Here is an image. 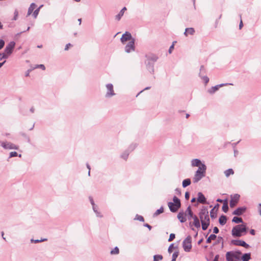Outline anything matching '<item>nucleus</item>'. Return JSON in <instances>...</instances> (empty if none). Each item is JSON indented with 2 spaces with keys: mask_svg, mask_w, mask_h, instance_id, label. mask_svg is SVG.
Here are the masks:
<instances>
[{
  "mask_svg": "<svg viewBox=\"0 0 261 261\" xmlns=\"http://www.w3.org/2000/svg\"><path fill=\"white\" fill-rule=\"evenodd\" d=\"M206 167L205 164H201L196 171L193 177V182L196 183L205 175Z\"/></svg>",
  "mask_w": 261,
  "mask_h": 261,
  "instance_id": "obj_1",
  "label": "nucleus"
},
{
  "mask_svg": "<svg viewBox=\"0 0 261 261\" xmlns=\"http://www.w3.org/2000/svg\"><path fill=\"white\" fill-rule=\"evenodd\" d=\"M146 57L147 58L146 61L147 69L150 72L153 73L154 72V64L158 59V57L155 55H149Z\"/></svg>",
  "mask_w": 261,
  "mask_h": 261,
  "instance_id": "obj_2",
  "label": "nucleus"
},
{
  "mask_svg": "<svg viewBox=\"0 0 261 261\" xmlns=\"http://www.w3.org/2000/svg\"><path fill=\"white\" fill-rule=\"evenodd\" d=\"M247 228L244 224H240L233 227L231 230L232 235L236 237H240L242 236V233L246 232Z\"/></svg>",
  "mask_w": 261,
  "mask_h": 261,
  "instance_id": "obj_3",
  "label": "nucleus"
},
{
  "mask_svg": "<svg viewBox=\"0 0 261 261\" xmlns=\"http://www.w3.org/2000/svg\"><path fill=\"white\" fill-rule=\"evenodd\" d=\"M199 216L201 222H210L208 212L206 208L204 207L201 210L199 214Z\"/></svg>",
  "mask_w": 261,
  "mask_h": 261,
  "instance_id": "obj_4",
  "label": "nucleus"
},
{
  "mask_svg": "<svg viewBox=\"0 0 261 261\" xmlns=\"http://www.w3.org/2000/svg\"><path fill=\"white\" fill-rule=\"evenodd\" d=\"M0 145L1 146L5 149H15L18 150L19 149V146L16 145L11 142H7V141H2L0 140Z\"/></svg>",
  "mask_w": 261,
  "mask_h": 261,
  "instance_id": "obj_5",
  "label": "nucleus"
},
{
  "mask_svg": "<svg viewBox=\"0 0 261 261\" xmlns=\"http://www.w3.org/2000/svg\"><path fill=\"white\" fill-rule=\"evenodd\" d=\"M182 247L186 252H190L192 248L191 237L188 236L182 242Z\"/></svg>",
  "mask_w": 261,
  "mask_h": 261,
  "instance_id": "obj_6",
  "label": "nucleus"
},
{
  "mask_svg": "<svg viewBox=\"0 0 261 261\" xmlns=\"http://www.w3.org/2000/svg\"><path fill=\"white\" fill-rule=\"evenodd\" d=\"M107 89V92L105 95L106 98L111 97L115 95L113 85L112 84H108L106 86Z\"/></svg>",
  "mask_w": 261,
  "mask_h": 261,
  "instance_id": "obj_7",
  "label": "nucleus"
},
{
  "mask_svg": "<svg viewBox=\"0 0 261 261\" xmlns=\"http://www.w3.org/2000/svg\"><path fill=\"white\" fill-rule=\"evenodd\" d=\"M135 39H133L130 41L125 47V51L127 53H129L135 50Z\"/></svg>",
  "mask_w": 261,
  "mask_h": 261,
  "instance_id": "obj_8",
  "label": "nucleus"
},
{
  "mask_svg": "<svg viewBox=\"0 0 261 261\" xmlns=\"http://www.w3.org/2000/svg\"><path fill=\"white\" fill-rule=\"evenodd\" d=\"M240 195L239 194H234L231 196V200L230 201V206L232 208L234 207L239 201Z\"/></svg>",
  "mask_w": 261,
  "mask_h": 261,
  "instance_id": "obj_9",
  "label": "nucleus"
},
{
  "mask_svg": "<svg viewBox=\"0 0 261 261\" xmlns=\"http://www.w3.org/2000/svg\"><path fill=\"white\" fill-rule=\"evenodd\" d=\"M133 39L131 34L128 32H126L122 35L120 40L121 42L123 44H124L126 41H131Z\"/></svg>",
  "mask_w": 261,
  "mask_h": 261,
  "instance_id": "obj_10",
  "label": "nucleus"
},
{
  "mask_svg": "<svg viewBox=\"0 0 261 261\" xmlns=\"http://www.w3.org/2000/svg\"><path fill=\"white\" fill-rule=\"evenodd\" d=\"M15 43L14 41L10 42L5 47L4 51L7 53V54H11L14 48Z\"/></svg>",
  "mask_w": 261,
  "mask_h": 261,
  "instance_id": "obj_11",
  "label": "nucleus"
},
{
  "mask_svg": "<svg viewBox=\"0 0 261 261\" xmlns=\"http://www.w3.org/2000/svg\"><path fill=\"white\" fill-rule=\"evenodd\" d=\"M231 243L234 245L243 246L246 248H248L249 247V245L245 241L241 240H232Z\"/></svg>",
  "mask_w": 261,
  "mask_h": 261,
  "instance_id": "obj_12",
  "label": "nucleus"
},
{
  "mask_svg": "<svg viewBox=\"0 0 261 261\" xmlns=\"http://www.w3.org/2000/svg\"><path fill=\"white\" fill-rule=\"evenodd\" d=\"M246 211V207L243 206L237 208L236 210H234L232 214L237 216H240L244 214Z\"/></svg>",
  "mask_w": 261,
  "mask_h": 261,
  "instance_id": "obj_13",
  "label": "nucleus"
},
{
  "mask_svg": "<svg viewBox=\"0 0 261 261\" xmlns=\"http://www.w3.org/2000/svg\"><path fill=\"white\" fill-rule=\"evenodd\" d=\"M228 84H222L212 87L211 88L208 90V92L210 94H213L216 92L219 88L223 87L224 85H227Z\"/></svg>",
  "mask_w": 261,
  "mask_h": 261,
  "instance_id": "obj_14",
  "label": "nucleus"
},
{
  "mask_svg": "<svg viewBox=\"0 0 261 261\" xmlns=\"http://www.w3.org/2000/svg\"><path fill=\"white\" fill-rule=\"evenodd\" d=\"M168 205L170 211L173 213L177 212L178 208H180V206H175V204L172 202H169L168 203Z\"/></svg>",
  "mask_w": 261,
  "mask_h": 261,
  "instance_id": "obj_15",
  "label": "nucleus"
},
{
  "mask_svg": "<svg viewBox=\"0 0 261 261\" xmlns=\"http://www.w3.org/2000/svg\"><path fill=\"white\" fill-rule=\"evenodd\" d=\"M197 201L198 202L202 204H204L206 203V199L204 195L201 192H199L198 193Z\"/></svg>",
  "mask_w": 261,
  "mask_h": 261,
  "instance_id": "obj_16",
  "label": "nucleus"
},
{
  "mask_svg": "<svg viewBox=\"0 0 261 261\" xmlns=\"http://www.w3.org/2000/svg\"><path fill=\"white\" fill-rule=\"evenodd\" d=\"M203 164L201 162V161L198 159H193L191 161V165L193 167H199L200 165Z\"/></svg>",
  "mask_w": 261,
  "mask_h": 261,
  "instance_id": "obj_17",
  "label": "nucleus"
},
{
  "mask_svg": "<svg viewBox=\"0 0 261 261\" xmlns=\"http://www.w3.org/2000/svg\"><path fill=\"white\" fill-rule=\"evenodd\" d=\"M186 215H187L188 218L189 220L193 218L194 216H193V212L191 211L190 206H188L186 211Z\"/></svg>",
  "mask_w": 261,
  "mask_h": 261,
  "instance_id": "obj_18",
  "label": "nucleus"
},
{
  "mask_svg": "<svg viewBox=\"0 0 261 261\" xmlns=\"http://www.w3.org/2000/svg\"><path fill=\"white\" fill-rule=\"evenodd\" d=\"M229 252H230L231 256L235 258L237 260L239 259L240 256L241 254V252L240 251H236V252H232L229 251Z\"/></svg>",
  "mask_w": 261,
  "mask_h": 261,
  "instance_id": "obj_19",
  "label": "nucleus"
},
{
  "mask_svg": "<svg viewBox=\"0 0 261 261\" xmlns=\"http://www.w3.org/2000/svg\"><path fill=\"white\" fill-rule=\"evenodd\" d=\"M177 218L181 223H184L186 221V218L184 216V213L183 212H179L178 214Z\"/></svg>",
  "mask_w": 261,
  "mask_h": 261,
  "instance_id": "obj_20",
  "label": "nucleus"
},
{
  "mask_svg": "<svg viewBox=\"0 0 261 261\" xmlns=\"http://www.w3.org/2000/svg\"><path fill=\"white\" fill-rule=\"evenodd\" d=\"M193 219H194V225L197 228H199L200 227V223L198 217L196 216H194Z\"/></svg>",
  "mask_w": 261,
  "mask_h": 261,
  "instance_id": "obj_21",
  "label": "nucleus"
},
{
  "mask_svg": "<svg viewBox=\"0 0 261 261\" xmlns=\"http://www.w3.org/2000/svg\"><path fill=\"white\" fill-rule=\"evenodd\" d=\"M194 32H195V30L193 28H189L186 29L184 34H185V35L187 36L188 34L193 35Z\"/></svg>",
  "mask_w": 261,
  "mask_h": 261,
  "instance_id": "obj_22",
  "label": "nucleus"
},
{
  "mask_svg": "<svg viewBox=\"0 0 261 261\" xmlns=\"http://www.w3.org/2000/svg\"><path fill=\"white\" fill-rule=\"evenodd\" d=\"M36 5L34 3H32L28 9L27 16L30 15L34 10L35 9Z\"/></svg>",
  "mask_w": 261,
  "mask_h": 261,
  "instance_id": "obj_23",
  "label": "nucleus"
},
{
  "mask_svg": "<svg viewBox=\"0 0 261 261\" xmlns=\"http://www.w3.org/2000/svg\"><path fill=\"white\" fill-rule=\"evenodd\" d=\"M222 210L224 213H227L228 210V202L227 199L224 200Z\"/></svg>",
  "mask_w": 261,
  "mask_h": 261,
  "instance_id": "obj_24",
  "label": "nucleus"
},
{
  "mask_svg": "<svg viewBox=\"0 0 261 261\" xmlns=\"http://www.w3.org/2000/svg\"><path fill=\"white\" fill-rule=\"evenodd\" d=\"M226 221L227 217L225 216L222 215L219 218V222L221 225H224L226 223Z\"/></svg>",
  "mask_w": 261,
  "mask_h": 261,
  "instance_id": "obj_25",
  "label": "nucleus"
},
{
  "mask_svg": "<svg viewBox=\"0 0 261 261\" xmlns=\"http://www.w3.org/2000/svg\"><path fill=\"white\" fill-rule=\"evenodd\" d=\"M250 258L251 254L250 253H245L242 257V259L243 261H249Z\"/></svg>",
  "mask_w": 261,
  "mask_h": 261,
  "instance_id": "obj_26",
  "label": "nucleus"
},
{
  "mask_svg": "<svg viewBox=\"0 0 261 261\" xmlns=\"http://www.w3.org/2000/svg\"><path fill=\"white\" fill-rule=\"evenodd\" d=\"M226 258L227 261H237L235 258L231 256L230 252H227L226 254Z\"/></svg>",
  "mask_w": 261,
  "mask_h": 261,
  "instance_id": "obj_27",
  "label": "nucleus"
},
{
  "mask_svg": "<svg viewBox=\"0 0 261 261\" xmlns=\"http://www.w3.org/2000/svg\"><path fill=\"white\" fill-rule=\"evenodd\" d=\"M191 184V180L190 178L184 179L182 181V185L184 188H186Z\"/></svg>",
  "mask_w": 261,
  "mask_h": 261,
  "instance_id": "obj_28",
  "label": "nucleus"
},
{
  "mask_svg": "<svg viewBox=\"0 0 261 261\" xmlns=\"http://www.w3.org/2000/svg\"><path fill=\"white\" fill-rule=\"evenodd\" d=\"M173 201L174 204H175V206H181L180 201V200L176 196H174L173 198Z\"/></svg>",
  "mask_w": 261,
  "mask_h": 261,
  "instance_id": "obj_29",
  "label": "nucleus"
},
{
  "mask_svg": "<svg viewBox=\"0 0 261 261\" xmlns=\"http://www.w3.org/2000/svg\"><path fill=\"white\" fill-rule=\"evenodd\" d=\"M224 174L228 177L229 175L233 174L234 172L232 169H228L224 171Z\"/></svg>",
  "mask_w": 261,
  "mask_h": 261,
  "instance_id": "obj_30",
  "label": "nucleus"
},
{
  "mask_svg": "<svg viewBox=\"0 0 261 261\" xmlns=\"http://www.w3.org/2000/svg\"><path fill=\"white\" fill-rule=\"evenodd\" d=\"M232 221L236 223H242L243 219L240 217H234L232 220Z\"/></svg>",
  "mask_w": 261,
  "mask_h": 261,
  "instance_id": "obj_31",
  "label": "nucleus"
},
{
  "mask_svg": "<svg viewBox=\"0 0 261 261\" xmlns=\"http://www.w3.org/2000/svg\"><path fill=\"white\" fill-rule=\"evenodd\" d=\"M217 237L215 234H211L210 236L206 240V243H210L212 241V240H214L216 239Z\"/></svg>",
  "mask_w": 261,
  "mask_h": 261,
  "instance_id": "obj_32",
  "label": "nucleus"
},
{
  "mask_svg": "<svg viewBox=\"0 0 261 261\" xmlns=\"http://www.w3.org/2000/svg\"><path fill=\"white\" fill-rule=\"evenodd\" d=\"M210 222H201L202 229L203 230H205L206 229H207L208 226L210 225Z\"/></svg>",
  "mask_w": 261,
  "mask_h": 261,
  "instance_id": "obj_33",
  "label": "nucleus"
},
{
  "mask_svg": "<svg viewBox=\"0 0 261 261\" xmlns=\"http://www.w3.org/2000/svg\"><path fill=\"white\" fill-rule=\"evenodd\" d=\"M92 208H93V211L95 212V213L96 214V215L97 217H102V216L100 214V213L98 212L97 206L95 204L92 206Z\"/></svg>",
  "mask_w": 261,
  "mask_h": 261,
  "instance_id": "obj_34",
  "label": "nucleus"
},
{
  "mask_svg": "<svg viewBox=\"0 0 261 261\" xmlns=\"http://www.w3.org/2000/svg\"><path fill=\"white\" fill-rule=\"evenodd\" d=\"M123 14L124 13H123V12L120 11L119 13L117 15H116L115 19L118 21L120 20L122 16L123 15Z\"/></svg>",
  "mask_w": 261,
  "mask_h": 261,
  "instance_id": "obj_35",
  "label": "nucleus"
},
{
  "mask_svg": "<svg viewBox=\"0 0 261 261\" xmlns=\"http://www.w3.org/2000/svg\"><path fill=\"white\" fill-rule=\"evenodd\" d=\"M47 241V239H42L41 240H34L32 239L31 240V242L32 243H38L39 242H44V241Z\"/></svg>",
  "mask_w": 261,
  "mask_h": 261,
  "instance_id": "obj_36",
  "label": "nucleus"
},
{
  "mask_svg": "<svg viewBox=\"0 0 261 261\" xmlns=\"http://www.w3.org/2000/svg\"><path fill=\"white\" fill-rule=\"evenodd\" d=\"M18 156V153L16 151H12L10 153V158L15 157ZM19 158L21 157V154L18 155Z\"/></svg>",
  "mask_w": 261,
  "mask_h": 261,
  "instance_id": "obj_37",
  "label": "nucleus"
},
{
  "mask_svg": "<svg viewBox=\"0 0 261 261\" xmlns=\"http://www.w3.org/2000/svg\"><path fill=\"white\" fill-rule=\"evenodd\" d=\"M119 252V248L117 247H115L114 249L111 250V254H118Z\"/></svg>",
  "mask_w": 261,
  "mask_h": 261,
  "instance_id": "obj_38",
  "label": "nucleus"
},
{
  "mask_svg": "<svg viewBox=\"0 0 261 261\" xmlns=\"http://www.w3.org/2000/svg\"><path fill=\"white\" fill-rule=\"evenodd\" d=\"M215 208H216V206H215L210 212V216L212 218H215L217 217L216 213L214 212Z\"/></svg>",
  "mask_w": 261,
  "mask_h": 261,
  "instance_id": "obj_39",
  "label": "nucleus"
},
{
  "mask_svg": "<svg viewBox=\"0 0 261 261\" xmlns=\"http://www.w3.org/2000/svg\"><path fill=\"white\" fill-rule=\"evenodd\" d=\"M163 258V256L161 255H155L153 256V261H158L159 260H162Z\"/></svg>",
  "mask_w": 261,
  "mask_h": 261,
  "instance_id": "obj_40",
  "label": "nucleus"
},
{
  "mask_svg": "<svg viewBox=\"0 0 261 261\" xmlns=\"http://www.w3.org/2000/svg\"><path fill=\"white\" fill-rule=\"evenodd\" d=\"M164 208L163 207H161L160 209L158 210L154 214V216H158V215L163 213Z\"/></svg>",
  "mask_w": 261,
  "mask_h": 261,
  "instance_id": "obj_41",
  "label": "nucleus"
},
{
  "mask_svg": "<svg viewBox=\"0 0 261 261\" xmlns=\"http://www.w3.org/2000/svg\"><path fill=\"white\" fill-rule=\"evenodd\" d=\"M42 6H41L39 8H38V9H37L36 10H35L33 14V16H34V17L35 18H36L38 15V13H39V10H40V8L42 7Z\"/></svg>",
  "mask_w": 261,
  "mask_h": 261,
  "instance_id": "obj_42",
  "label": "nucleus"
},
{
  "mask_svg": "<svg viewBox=\"0 0 261 261\" xmlns=\"http://www.w3.org/2000/svg\"><path fill=\"white\" fill-rule=\"evenodd\" d=\"M2 55V60L3 59H7L9 56L10 55V54H7V53L4 52L3 53H1Z\"/></svg>",
  "mask_w": 261,
  "mask_h": 261,
  "instance_id": "obj_43",
  "label": "nucleus"
},
{
  "mask_svg": "<svg viewBox=\"0 0 261 261\" xmlns=\"http://www.w3.org/2000/svg\"><path fill=\"white\" fill-rule=\"evenodd\" d=\"M14 17L13 18V20H16L18 18V12L17 11V10H15L14 12Z\"/></svg>",
  "mask_w": 261,
  "mask_h": 261,
  "instance_id": "obj_44",
  "label": "nucleus"
},
{
  "mask_svg": "<svg viewBox=\"0 0 261 261\" xmlns=\"http://www.w3.org/2000/svg\"><path fill=\"white\" fill-rule=\"evenodd\" d=\"M178 255V252L176 251L173 253L172 259L176 260Z\"/></svg>",
  "mask_w": 261,
  "mask_h": 261,
  "instance_id": "obj_45",
  "label": "nucleus"
},
{
  "mask_svg": "<svg viewBox=\"0 0 261 261\" xmlns=\"http://www.w3.org/2000/svg\"><path fill=\"white\" fill-rule=\"evenodd\" d=\"M135 219H137V220H138L140 221H142V222H143L144 221V219L142 216H139L138 215L136 216Z\"/></svg>",
  "mask_w": 261,
  "mask_h": 261,
  "instance_id": "obj_46",
  "label": "nucleus"
},
{
  "mask_svg": "<svg viewBox=\"0 0 261 261\" xmlns=\"http://www.w3.org/2000/svg\"><path fill=\"white\" fill-rule=\"evenodd\" d=\"M129 154V152H125L124 153H123L122 155H121V157L124 159H126L128 155Z\"/></svg>",
  "mask_w": 261,
  "mask_h": 261,
  "instance_id": "obj_47",
  "label": "nucleus"
},
{
  "mask_svg": "<svg viewBox=\"0 0 261 261\" xmlns=\"http://www.w3.org/2000/svg\"><path fill=\"white\" fill-rule=\"evenodd\" d=\"M175 237V236L174 233H171L169 236V238L168 239L169 242L172 241Z\"/></svg>",
  "mask_w": 261,
  "mask_h": 261,
  "instance_id": "obj_48",
  "label": "nucleus"
},
{
  "mask_svg": "<svg viewBox=\"0 0 261 261\" xmlns=\"http://www.w3.org/2000/svg\"><path fill=\"white\" fill-rule=\"evenodd\" d=\"M4 45L5 41L2 39H0V50L4 47Z\"/></svg>",
  "mask_w": 261,
  "mask_h": 261,
  "instance_id": "obj_49",
  "label": "nucleus"
},
{
  "mask_svg": "<svg viewBox=\"0 0 261 261\" xmlns=\"http://www.w3.org/2000/svg\"><path fill=\"white\" fill-rule=\"evenodd\" d=\"M202 79H203V80L204 81L205 84H207L208 82V81H209V79L206 76H203Z\"/></svg>",
  "mask_w": 261,
  "mask_h": 261,
  "instance_id": "obj_50",
  "label": "nucleus"
},
{
  "mask_svg": "<svg viewBox=\"0 0 261 261\" xmlns=\"http://www.w3.org/2000/svg\"><path fill=\"white\" fill-rule=\"evenodd\" d=\"M173 244H171L169 246V247L168 248V251L169 253H171L172 252V248H173Z\"/></svg>",
  "mask_w": 261,
  "mask_h": 261,
  "instance_id": "obj_51",
  "label": "nucleus"
},
{
  "mask_svg": "<svg viewBox=\"0 0 261 261\" xmlns=\"http://www.w3.org/2000/svg\"><path fill=\"white\" fill-rule=\"evenodd\" d=\"M35 68H41L43 70H45V69L44 65L43 64L38 65L36 66V67Z\"/></svg>",
  "mask_w": 261,
  "mask_h": 261,
  "instance_id": "obj_52",
  "label": "nucleus"
},
{
  "mask_svg": "<svg viewBox=\"0 0 261 261\" xmlns=\"http://www.w3.org/2000/svg\"><path fill=\"white\" fill-rule=\"evenodd\" d=\"M213 232L215 233H218L219 232V229L217 227H215L213 229Z\"/></svg>",
  "mask_w": 261,
  "mask_h": 261,
  "instance_id": "obj_53",
  "label": "nucleus"
},
{
  "mask_svg": "<svg viewBox=\"0 0 261 261\" xmlns=\"http://www.w3.org/2000/svg\"><path fill=\"white\" fill-rule=\"evenodd\" d=\"M72 45L70 43H68L66 44L65 47V50H67L70 46H71Z\"/></svg>",
  "mask_w": 261,
  "mask_h": 261,
  "instance_id": "obj_54",
  "label": "nucleus"
},
{
  "mask_svg": "<svg viewBox=\"0 0 261 261\" xmlns=\"http://www.w3.org/2000/svg\"><path fill=\"white\" fill-rule=\"evenodd\" d=\"M173 48H174V44H172V45L170 47V48H169V53L170 54H171V53H172V50H173Z\"/></svg>",
  "mask_w": 261,
  "mask_h": 261,
  "instance_id": "obj_55",
  "label": "nucleus"
},
{
  "mask_svg": "<svg viewBox=\"0 0 261 261\" xmlns=\"http://www.w3.org/2000/svg\"><path fill=\"white\" fill-rule=\"evenodd\" d=\"M240 18H241V15H240ZM243 22H242V19H241L240 23V24H239V29H241L242 27H243Z\"/></svg>",
  "mask_w": 261,
  "mask_h": 261,
  "instance_id": "obj_56",
  "label": "nucleus"
},
{
  "mask_svg": "<svg viewBox=\"0 0 261 261\" xmlns=\"http://www.w3.org/2000/svg\"><path fill=\"white\" fill-rule=\"evenodd\" d=\"M89 199H90V202H91V204L92 205V206L95 205V203L94 202L93 198L92 197H90Z\"/></svg>",
  "mask_w": 261,
  "mask_h": 261,
  "instance_id": "obj_57",
  "label": "nucleus"
},
{
  "mask_svg": "<svg viewBox=\"0 0 261 261\" xmlns=\"http://www.w3.org/2000/svg\"><path fill=\"white\" fill-rule=\"evenodd\" d=\"M144 226L145 227H147L149 230H151V226L150 225H149L148 224H147V223H146V224H145L144 225Z\"/></svg>",
  "mask_w": 261,
  "mask_h": 261,
  "instance_id": "obj_58",
  "label": "nucleus"
},
{
  "mask_svg": "<svg viewBox=\"0 0 261 261\" xmlns=\"http://www.w3.org/2000/svg\"><path fill=\"white\" fill-rule=\"evenodd\" d=\"M190 194L188 192L185 193V198L188 199L189 198Z\"/></svg>",
  "mask_w": 261,
  "mask_h": 261,
  "instance_id": "obj_59",
  "label": "nucleus"
},
{
  "mask_svg": "<svg viewBox=\"0 0 261 261\" xmlns=\"http://www.w3.org/2000/svg\"><path fill=\"white\" fill-rule=\"evenodd\" d=\"M86 165H87V168L89 169L88 175H90V165L88 164H87Z\"/></svg>",
  "mask_w": 261,
  "mask_h": 261,
  "instance_id": "obj_60",
  "label": "nucleus"
},
{
  "mask_svg": "<svg viewBox=\"0 0 261 261\" xmlns=\"http://www.w3.org/2000/svg\"><path fill=\"white\" fill-rule=\"evenodd\" d=\"M250 233L252 234V235H255V230L254 229H251L250 231Z\"/></svg>",
  "mask_w": 261,
  "mask_h": 261,
  "instance_id": "obj_61",
  "label": "nucleus"
},
{
  "mask_svg": "<svg viewBox=\"0 0 261 261\" xmlns=\"http://www.w3.org/2000/svg\"><path fill=\"white\" fill-rule=\"evenodd\" d=\"M30 71H31V70H28L26 72L25 74V75L26 76H29V74H30Z\"/></svg>",
  "mask_w": 261,
  "mask_h": 261,
  "instance_id": "obj_62",
  "label": "nucleus"
},
{
  "mask_svg": "<svg viewBox=\"0 0 261 261\" xmlns=\"http://www.w3.org/2000/svg\"><path fill=\"white\" fill-rule=\"evenodd\" d=\"M126 10V7H123L120 11H122L123 13H124L125 11Z\"/></svg>",
  "mask_w": 261,
  "mask_h": 261,
  "instance_id": "obj_63",
  "label": "nucleus"
},
{
  "mask_svg": "<svg viewBox=\"0 0 261 261\" xmlns=\"http://www.w3.org/2000/svg\"><path fill=\"white\" fill-rule=\"evenodd\" d=\"M259 206L260 207V208L259 209V215L261 216V203L259 204Z\"/></svg>",
  "mask_w": 261,
  "mask_h": 261,
  "instance_id": "obj_64",
  "label": "nucleus"
}]
</instances>
